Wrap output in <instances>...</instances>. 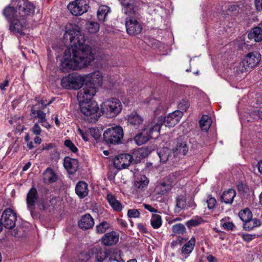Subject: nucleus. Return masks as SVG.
<instances>
[{
	"instance_id": "obj_15",
	"label": "nucleus",
	"mask_w": 262,
	"mask_h": 262,
	"mask_svg": "<svg viewBox=\"0 0 262 262\" xmlns=\"http://www.w3.org/2000/svg\"><path fill=\"white\" fill-rule=\"evenodd\" d=\"M125 25L127 33L132 35L139 34L142 29L141 24L130 17L126 18Z\"/></svg>"
},
{
	"instance_id": "obj_18",
	"label": "nucleus",
	"mask_w": 262,
	"mask_h": 262,
	"mask_svg": "<svg viewBox=\"0 0 262 262\" xmlns=\"http://www.w3.org/2000/svg\"><path fill=\"white\" fill-rule=\"evenodd\" d=\"M119 234L116 231L105 233L101 238V243L105 246H112L119 241Z\"/></svg>"
},
{
	"instance_id": "obj_48",
	"label": "nucleus",
	"mask_w": 262,
	"mask_h": 262,
	"mask_svg": "<svg viewBox=\"0 0 262 262\" xmlns=\"http://www.w3.org/2000/svg\"><path fill=\"white\" fill-rule=\"evenodd\" d=\"M177 206L181 209L187 206L186 198H178L177 200ZM188 206H190L188 205Z\"/></svg>"
},
{
	"instance_id": "obj_57",
	"label": "nucleus",
	"mask_w": 262,
	"mask_h": 262,
	"mask_svg": "<svg viewBox=\"0 0 262 262\" xmlns=\"http://www.w3.org/2000/svg\"><path fill=\"white\" fill-rule=\"evenodd\" d=\"M242 236L243 239L247 242H249L253 238V235L249 234H243Z\"/></svg>"
},
{
	"instance_id": "obj_52",
	"label": "nucleus",
	"mask_w": 262,
	"mask_h": 262,
	"mask_svg": "<svg viewBox=\"0 0 262 262\" xmlns=\"http://www.w3.org/2000/svg\"><path fill=\"white\" fill-rule=\"evenodd\" d=\"M53 99H51L49 101H47V99H41V100L38 101V104L40 107H45L49 104L51 103L53 101Z\"/></svg>"
},
{
	"instance_id": "obj_27",
	"label": "nucleus",
	"mask_w": 262,
	"mask_h": 262,
	"mask_svg": "<svg viewBox=\"0 0 262 262\" xmlns=\"http://www.w3.org/2000/svg\"><path fill=\"white\" fill-rule=\"evenodd\" d=\"M75 192L78 196H86L89 194L88 185L84 181H79L75 187Z\"/></svg>"
},
{
	"instance_id": "obj_38",
	"label": "nucleus",
	"mask_w": 262,
	"mask_h": 262,
	"mask_svg": "<svg viewBox=\"0 0 262 262\" xmlns=\"http://www.w3.org/2000/svg\"><path fill=\"white\" fill-rule=\"evenodd\" d=\"M107 199L110 205L114 210L119 212L122 210V205L120 202L116 199V198H107Z\"/></svg>"
},
{
	"instance_id": "obj_56",
	"label": "nucleus",
	"mask_w": 262,
	"mask_h": 262,
	"mask_svg": "<svg viewBox=\"0 0 262 262\" xmlns=\"http://www.w3.org/2000/svg\"><path fill=\"white\" fill-rule=\"evenodd\" d=\"M255 8L258 11L262 10V0H255Z\"/></svg>"
},
{
	"instance_id": "obj_37",
	"label": "nucleus",
	"mask_w": 262,
	"mask_h": 262,
	"mask_svg": "<svg viewBox=\"0 0 262 262\" xmlns=\"http://www.w3.org/2000/svg\"><path fill=\"white\" fill-rule=\"evenodd\" d=\"M238 216L242 221L246 223L252 219V214L251 210L249 208H246L239 212Z\"/></svg>"
},
{
	"instance_id": "obj_1",
	"label": "nucleus",
	"mask_w": 262,
	"mask_h": 262,
	"mask_svg": "<svg viewBox=\"0 0 262 262\" xmlns=\"http://www.w3.org/2000/svg\"><path fill=\"white\" fill-rule=\"evenodd\" d=\"M64 37L70 40L71 47L64 51L60 60V69L63 72L84 68L95 59H103L97 55L90 46L84 43V35L78 26L68 25Z\"/></svg>"
},
{
	"instance_id": "obj_6",
	"label": "nucleus",
	"mask_w": 262,
	"mask_h": 262,
	"mask_svg": "<svg viewBox=\"0 0 262 262\" xmlns=\"http://www.w3.org/2000/svg\"><path fill=\"white\" fill-rule=\"evenodd\" d=\"M122 110V103L117 98L105 100L100 104V113L108 118L116 117L121 113Z\"/></svg>"
},
{
	"instance_id": "obj_40",
	"label": "nucleus",
	"mask_w": 262,
	"mask_h": 262,
	"mask_svg": "<svg viewBox=\"0 0 262 262\" xmlns=\"http://www.w3.org/2000/svg\"><path fill=\"white\" fill-rule=\"evenodd\" d=\"M237 187L241 194L247 196L253 195V192L250 191L248 187L243 183H238Z\"/></svg>"
},
{
	"instance_id": "obj_9",
	"label": "nucleus",
	"mask_w": 262,
	"mask_h": 262,
	"mask_svg": "<svg viewBox=\"0 0 262 262\" xmlns=\"http://www.w3.org/2000/svg\"><path fill=\"white\" fill-rule=\"evenodd\" d=\"M28 15L21 14L18 17L10 20V30L17 36L24 35V30L27 25V16Z\"/></svg>"
},
{
	"instance_id": "obj_58",
	"label": "nucleus",
	"mask_w": 262,
	"mask_h": 262,
	"mask_svg": "<svg viewBox=\"0 0 262 262\" xmlns=\"http://www.w3.org/2000/svg\"><path fill=\"white\" fill-rule=\"evenodd\" d=\"M143 206L146 209L148 210L149 211H150L151 212H157V210L155 209L154 208H153L150 205L144 204Z\"/></svg>"
},
{
	"instance_id": "obj_2",
	"label": "nucleus",
	"mask_w": 262,
	"mask_h": 262,
	"mask_svg": "<svg viewBox=\"0 0 262 262\" xmlns=\"http://www.w3.org/2000/svg\"><path fill=\"white\" fill-rule=\"evenodd\" d=\"M102 85H96L82 89L77 94L79 109L84 119L91 122H95L101 116L98 103L92 101L98 91V88Z\"/></svg>"
},
{
	"instance_id": "obj_42",
	"label": "nucleus",
	"mask_w": 262,
	"mask_h": 262,
	"mask_svg": "<svg viewBox=\"0 0 262 262\" xmlns=\"http://www.w3.org/2000/svg\"><path fill=\"white\" fill-rule=\"evenodd\" d=\"M110 224L107 222H102L96 227V231L98 234L104 233L109 228Z\"/></svg>"
},
{
	"instance_id": "obj_49",
	"label": "nucleus",
	"mask_w": 262,
	"mask_h": 262,
	"mask_svg": "<svg viewBox=\"0 0 262 262\" xmlns=\"http://www.w3.org/2000/svg\"><path fill=\"white\" fill-rule=\"evenodd\" d=\"M140 214V212L137 209H129L127 212V215L130 218H138Z\"/></svg>"
},
{
	"instance_id": "obj_22",
	"label": "nucleus",
	"mask_w": 262,
	"mask_h": 262,
	"mask_svg": "<svg viewBox=\"0 0 262 262\" xmlns=\"http://www.w3.org/2000/svg\"><path fill=\"white\" fill-rule=\"evenodd\" d=\"M172 186L168 182L158 183L155 187L154 193L156 195H166L171 190Z\"/></svg>"
},
{
	"instance_id": "obj_32",
	"label": "nucleus",
	"mask_w": 262,
	"mask_h": 262,
	"mask_svg": "<svg viewBox=\"0 0 262 262\" xmlns=\"http://www.w3.org/2000/svg\"><path fill=\"white\" fill-rule=\"evenodd\" d=\"M195 242V239L194 237L191 238L182 247V253L184 254H189L194 248Z\"/></svg>"
},
{
	"instance_id": "obj_47",
	"label": "nucleus",
	"mask_w": 262,
	"mask_h": 262,
	"mask_svg": "<svg viewBox=\"0 0 262 262\" xmlns=\"http://www.w3.org/2000/svg\"><path fill=\"white\" fill-rule=\"evenodd\" d=\"M64 145L71 151L76 153L78 151V149L74 144L70 140H66L64 141Z\"/></svg>"
},
{
	"instance_id": "obj_19",
	"label": "nucleus",
	"mask_w": 262,
	"mask_h": 262,
	"mask_svg": "<svg viewBox=\"0 0 262 262\" xmlns=\"http://www.w3.org/2000/svg\"><path fill=\"white\" fill-rule=\"evenodd\" d=\"M149 106L156 117L160 116L165 111L163 103L158 99H151L149 102Z\"/></svg>"
},
{
	"instance_id": "obj_50",
	"label": "nucleus",
	"mask_w": 262,
	"mask_h": 262,
	"mask_svg": "<svg viewBox=\"0 0 262 262\" xmlns=\"http://www.w3.org/2000/svg\"><path fill=\"white\" fill-rule=\"evenodd\" d=\"M236 192L235 190L232 188L228 189L227 190H225L222 196H236Z\"/></svg>"
},
{
	"instance_id": "obj_51",
	"label": "nucleus",
	"mask_w": 262,
	"mask_h": 262,
	"mask_svg": "<svg viewBox=\"0 0 262 262\" xmlns=\"http://www.w3.org/2000/svg\"><path fill=\"white\" fill-rule=\"evenodd\" d=\"M206 202L208 207L209 209H212L215 206L216 201L215 198H209V199L207 200Z\"/></svg>"
},
{
	"instance_id": "obj_11",
	"label": "nucleus",
	"mask_w": 262,
	"mask_h": 262,
	"mask_svg": "<svg viewBox=\"0 0 262 262\" xmlns=\"http://www.w3.org/2000/svg\"><path fill=\"white\" fill-rule=\"evenodd\" d=\"M89 0H75L68 5L70 12L75 16L81 15L89 9Z\"/></svg>"
},
{
	"instance_id": "obj_36",
	"label": "nucleus",
	"mask_w": 262,
	"mask_h": 262,
	"mask_svg": "<svg viewBox=\"0 0 262 262\" xmlns=\"http://www.w3.org/2000/svg\"><path fill=\"white\" fill-rule=\"evenodd\" d=\"M162 224L161 215L158 214H152L150 219V224L155 229L159 228Z\"/></svg>"
},
{
	"instance_id": "obj_61",
	"label": "nucleus",
	"mask_w": 262,
	"mask_h": 262,
	"mask_svg": "<svg viewBox=\"0 0 262 262\" xmlns=\"http://www.w3.org/2000/svg\"><path fill=\"white\" fill-rule=\"evenodd\" d=\"M138 229L143 232H146V229L144 225L142 223H139L137 224Z\"/></svg>"
},
{
	"instance_id": "obj_25",
	"label": "nucleus",
	"mask_w": 262,
	"mask_h": 262,
	"mask_svg": "<svg viewBox=\"0 0 262 262\" xmlns=\"http://www.w3.org/2000/svg\"><path fill=\"white\" fill-rule=\"evenodd\" d=\"M32 113L33 115H36L35 117L38 118V122L40 123L43 127L47 129L51 128V125L46 119V114L45 113L40 110H35L33 109L32 110Z\"/></svg>"
},
{
	"instance_id": "obj_30",
	"label": "nucleus",
	"mask_w": 262,
	"mask_h": 262,
	"mask_svg": "<svg viewBox=\"0 0 262 262\" xmlns=\"http://www.w3.org/2000/svg\"><path fill=\"white\" fill-rule=\"evenodd\" d=\"M111 12V9L105 5L100 6L97 11V17L99 21H104L107 14Z\"/></svg>"
},
{
	"instance_id": "obj_62",
	"label": "nucleus",
	"mask_w": 262,
	"mask_h": 262,
	"mask_svg": "<svg viewBox=\"0 0 262 262\" xmlns=\"http://www.w3.org/2000/svg\"><path fill=\"white\" fill-rule=\"evenodd\" d=\"M254 113L259 118L262 119V107L255 111Z\"/></svg>"
},
{
	"instance_id": "obj_12",
	"label": "nucleus",
	"mask_w": 262,
	"mask_h": 262,
	"mask_svg": "<svg viewBox=\"0 0 262 262\" xmlns=\"http://www.w3.org/2000/svg\"><path fill=\"white\" fill-rule=\"evenodd\" d=\"M261 59V55L259 52L254 51L249 53L245 56L241 62L244 68L242 71H248L254 68L259 63Z\"/></svg>"
},
{
	"instance_id": "obj_43",
	"label": "nucleus",
	"mask_w": 262,
	"mask_h": 262,
	"mask_svg": "<svg viewBox=\"0 0 262 262\" xmlns=\"http://www.w3.org/2000/svg\"><path fill=\"white\" fill-rule=\"evenodd\" d=\"M203 222L202 219L199 216H196L193 219L188 221L186 223V225L188 228L196 226Z\"/></svg>"
},
{
	"instance_id": "obj_17",
	"label": "nucleus",
	"mask_w": 262,
	"mask_h": 262,
	"mask_svg": "<svg viewBox=\"0 0 262 262\" xmlns=\"http://www.w3.org/2000/svg\"><path fill=\"white\" fill-rule=\"evenodd\" d=\"M183 114L182 112L178 110L169 114L164 119L165 125L168 127H173L179 123Z\"/></svg>"
},
{
	"instance_id": "obj_13",
	"label": "nucleus",
	"mask_w": 262,
	"mask_h": 262,
	"mask_svg": "<svg viewBox=\"0 0 262 262\" xmlns=\"http://www.w3.org/2000/svg\"><path fill=\"white\" fill-rule=\"evenodd\" d=\"M17 220L16 213L11 208L5 210L1 217L2 224L8 229H12L15 226Z\"/></svg>"
},
{
	"instance_id": "obj_24",
	"label": "nucleus",
	"mask_w": 262,
	"mask_h": 262,
	"mask_svg": "<svg viewBox=\"0 0 262 262\" xmlns=\"http://www.w3.org/2000/svg\"><path fill=\"white\" fill-rule=\"evenodd\" d=\"M94 225V221L90 214L82 216L78 222L79 227L82 229L91 228Z\"/></svg>"
},
{
	"instance_id": "obj_7",
	"label": "nucleus",
	"mask_w": 262,
	"mask_h": 262,
	"mask_svg": "<svg viewBox=\"0 0 262 262\" xmlns=\"http://www.w3.org/2000/svg\"><path fill=\"white\" fill-rule=\"evenodd\" d=\"M110 254L108 250L102 249L99 246L92 248L88 251H84L78 256V259L76 262H89L91 258L95 261L101 262L104 260Z\"/></svg>"
},
{
	"instance_id": "obj_44",
	"label": "nucleus",
	"mask_w": 262,
	"mask_h": 262,
	"mask_svg": "<svg viewBox=\"0 0 262 262\" xmlns=\"http://www.w3.org/2000/svg\"><path fill=\"white\" fill-rule=\"evenodd\" d=\"M221 225L224 229L228 230H232L235 227L233 223L226 219H223L221 221Z\"/></svg>"
},
{
	"instance_id": "obj_60",
	"label": "nucleus",
	"mask_w": 262,
	"mask_h": 262,
	"mask_svg": "<svg viewBox=\"0 0 262 262\" xmlns=\"http://www.w3.org/2000/svg\"><path fill=\"white\" fill-rule=\"evenodd\" d=\"M9 85V81L8 80H4L3 82L0 83V89L2 90H5V88Z\"/></svg>"
},
{
	"instance_id": "obj_29",
	"label": "nucleus",
	"mask_w": 262,
	"mask_h": 262,
	"mask_svg": "<svg viewBox=\"0 0 262 262\" xmlns=\"http://www.w3.org/2000/svg\"><path fill=\"white\" fill-rule=\"evenodd\" d=\"M188 150V148L185 142H178L176 148L173 150L174 156L181 157L185 156Z\"/></svg>"
},
{
	"instance_id": "obj_4",
	"label": "nucleus",
	"mask_w": 262,
	"mask_h": 262,
	"mask_svg": "<svg viewBox=\"0 0 262 262\" xmlns=\"http://www.w3.org/2000/svg\"><path fill=\"white\" fill-rule=\"evenodd\" d=\"M34 8L33 5L28 0H12L10 5L4 9L3 13L10 21L21 14H32Z\"/></svg>"
},
{
	"instance_id": "obj_53",
	"label": "nucleus",
	"mask_w": 262,
	"mask_h": 262,
	"mask_svg": "<svg viewBox=\"0 0 262 262\" xmlns=\"http://www.w3.org/2000/svg\"><path fill=\"white\" fill-rule=\"evenodd\" d=\"M41 128L38 123H35L32 128V132L36 135H39L41 133Z\"/></svg>"
},
{
	"instance_id": "obj_59",
	"label": "nucleus",
	"mask_w": 262,
	"mask_h": 262,
	"mask_svg": "<svg viewBox=\"0 0 262 262\" xmlns=\"http://www.w3.org/2000/svg\"><path fill=\"white\" fill-rule=\"evenodd\" d=\"M36 189L35 188L32 187L28 193L27 196H36Z\"/></svg>"
},
{
	"instance_id": "obj_28",
	"label": "nucleus",
	"mask_w": 262,
	"mask_h": 262,
	"mask_svg": "<svg viewBox=\"0 0 262 262\" xmlns=\"http://www.w3.org/2000/svg\"><path fill=\"white\" fill-rule=\"evenodd\" d=\"M248 37L249 39H253L255 42L261 41L262 40V30L259 25L254 28L249 33Z\"/></svg>"
},
{
	"instance_id": "obj_46",
	"label": "nucleus",
	"mask_w": 262,
	"mask_h": 262,
	"mask_svg": "<svg viewBox=\"0 0 262 262\" xmlns=\"http://www.w3.org/2000/svg\"><path fill=\"white\" fill-rule=\"evenodd\" d=\"M78 134L81 137L83 140L88 142L90 140V134L88 133V129L86 130L78 128L77 129Z\"/></svg>"
},
{
	"instance_id": "obj_14",
	"label": "nucleus",
	"mask_w": 262,
	"mask_h": 262,
	"mask_svg": "<svg viewBox=\"0 0 262 262\" xmlns=\"http://www.w3.org/2000/svg\"><path fill=\"white\" fill-rule=\"evenodd\" d=\"M133 156L127 154H120L114 159V166L118 169L127 168L134 161Z\"/></svg>"
},
{
	"instance_id": "obj_16",
	"label": "nucleus",
	"mask_w": 262,
	"mask_h": 262,
	"mask_svg": "<svg viewBox=\"0 0 262 262\" xmlns=\"http://www.w3.org/2000/svg\"><path fill=\"white\" fill-rule=\"evenodd\" d=\"M134 187L138 191L144 190L148 186L149 180L145 175L137 173L134 174Z\"/></svg>"
},
{
	"instance_id": "obj_23",
	"label": "nucleus",
	"mask_w": 262,
	"mask_h": 262,
	"mask_svg": "<svg viewBox=\"0 0 262 262\" xmlns=\"http://www.w3.org/2000/svg\"><path fill=\"white\" fill-rule=\"evenodd\" d=\"M152 150L151 148L148 147H142L135 150L133 154V157L135 158V162H139L142 159L147 157Z\"/></svg>"
},
{
	"instance_id": "obj_64",
	"label": "nucleus",
	"mask_w": 262,
	"mask_h": 262,
	"mask_svg": "<svg viewBox=\"0 0 262 262\" xmlns=\"http://www.w3.org/2000/svg\"><path fill=\"white\" fill-rule=\"evenodd\" d=\"M256 167H257L259 172L262 174V160L258 161L256 165Z\"/></svg>"
},
{
	"instance_id": "obj_63",
	"label": "nucleus",
	"mask_w": 262,
	"mask_h": 262,
	"mask_svg": "<svg viewBox=\"0 0 262 262\" xmlns=\"http://www.w3.org/2000/svg\"><path fill=\"white\" fill-rule=\"evenodd\" d=\"M208 262H217V259L212 255H209L207 257Z\"/></svg>"
},
{
	"instance_id": "obj_45",
	"label": "nucleus",
	"mask_w": 262,
	"mask_h": 262,
	"mask_svg": "<svg viewBox=\"0 0 262 262\" xmlns=\"http://www.w3.org/2000/svg\"><path fill=\"white\" fill-rule=\"evenodd\" d=\"M173 232L177 234H183L185 232L186 228L182 224H177L172 227Z\"/></svg>"
},
{
	"instance_id": "obj_10",
	"label": "nucleus",
	"mask_w": 262,
	"mask_h": 262,
	"mask_svg": "<svg viewBox=\"0 0 262 262\" xmlns=\"http://www.w3.org/2000/svg\"><path fill=\"white\" fill-rule=\"evenodd\" d=\"M28 208L32 215L33 210L38 208L39 209H48L50 206L49 204L53 202L54 199L49 200L47 198H27Z\"/></svg>"
},
{
	"instance_id": "obj_54",
	"label": "nucleus",
	"mask_w": 262,
	"mask_h": 262,
	"mask_svg": "<svg viewBox=\"0 0 262 262\" xmlns=\"http://www.w3.org/2000/svg\"><path fill=\"white\" fill-rule=\"evenodd\" d=\"M110 260L111 261L124 262V261L120 257V255H117V256H114V257L112 255L110 257Z\"/></svg>"
},
{
	"instance_id": "obj_21",
	"label": "nucleus",
	"mask_w": 262,
	"mask_h": 262,
	"mask_svg": "<svg viewBox=\"0 0 262 262\" xmlns=\"http://www.w3.org/2000/svg\"><path fill=\"white\" fill-rule=\"evenodd\" d=\"M63 165L70 173H74L78 169V162L75 159L67 157L64 159Z\"/></svg>"
},
{
	"instance_id": "obj_35",
	"label": "nucleus",
	"mask_w": 262,
	"mask_h": 262,
	"mask_svg": "<svg viewBox=\"0 0 262 262\" xmlns=\"http://www.w3.org/2000/svg\"><path fill=\"white\" fill-rule=\"evenodd\" d=\"M261 222L259 220L257 219H250L248 221L245 223L244 227L247 230H251L255 227L260 226Z\"/></svg>"
},
{
	"instance_id": "obj_55",
	"label": "nucleus",
	"mask_w": 262,
	"mask_h": 262,
	"mask_svg": "<svg viewBox=\"0 0 262 262\" xmlns=\"http://www.w3.org/2000/svg\"><path fill=\"white\" fill-rule=\"evenodd\" d=\"M234 198H220L221 202L226 204H231L233 201Z\"/></svg>"
},
{
	"instance_id": "obj_3",
	"label": "nucleus",
	"mask_w": 262,
	"mask_h": 262,
	"mask_svg": "<svg viewBox=\"0 0 262 262\" xmlns=\"http://www.w3.org/2000/svg\"><path fill=\"white\" fill-rule=\"evenodd\" d=\"M103 76L102 72L96 70L91 73L81 75L77 74H69L63 77L61 80V85L66 89L77 90L96 85H102Z\"/></svg>"
},
{
	"instance_id": "obj_31",
	"label": "nucleus",
	"mask_w": 262,
	"mask_h": 262,
	"mask_svg": "<svg viewBox=\"0 0 262 262\" xmlns=\"http://www.w3.org/2000/svg\"><path fill=\"white\" fill-rule=\"evenodd\" d=\"M43 181L46 183L54 182L57 180V176L52 169L48 168L43 173Z\"/></svg>"
},
{
	"instance_id": "obj_41",
	"label": "nucleus",
	"mask_w": 262,
	"mask_h": 262,
	"mask_svg": "<svg viewBox=\"0 0 262 262\" xmlns=\"http://www.w3.org/2000/svg\"><path fill=\"white\" fill-rule=\"evenodd\" d=\"M100 27L98 23L91 21L86 24V29L90 33H95L99 30Z\"/></svg>"
},
{
	"instance_id": "obj_34",
	"label": "nucleus",
	"mask_w": 262,
	"mask_h": 262,
	"mask_svg": "<svg viewBox=\"0 0 262 262\" xmlns=\"http://www.w3.org/2000/svg\"><path fill=\"white\" fill-rule=\"evenodd\" d=\"M170 150L167 147H164L158 150V155L161 163L166 162L169 158Z\"/></svg>"
},
{
	"instance_id": "obj_8",
	"label": "nucleus",
	"mask_w": 262,
	"mask_h": 262,
	"mask_svg": "<svg viewBox=\"0 0 262 262\" xmlns=\"http://www.w3.org/2000/svg\"><path fill=\"white\" fill-rule=\"evenodd\" d=\"M123 130L120 126H115L106 129L103 133L104 141L107 144H120L123 138Z\"/></svg>"
},
{
	"instance_id": "obj_33",
	"label": "nucleus",
	"mask_w": 262,
	"mask_h": 262,
	"mask_svg": "<svg viewBox=\"0 0 262 262\" xmlns=\"http://www.w3.org/2000/svg\"><path fill=\"white\" fill-rule=\"evenodd\" d=\"M211 119L207 115H203L200 121V125L202 130L207 131L210 128L211 124Z\"/></svg>"
},
{
	"instance_id": "obj_20",
	"label": "nucleus",
	"mask_w": 262,
	"mask_h": 262,
	"mask_svg": "<svg viewBox=\"0 0 262 262\" xmlns=\"http://www.w3.org/2000/svg\"><path fill=\"white\" fill-rule=\"evenodd\" d=\"M127 123L137 128L141 125L144 119L137 112L133 111L128 115L126 117Z\"/></svg>"
},
{
	"instance_id": "obj_5",
	"label": "nucleus",
	"mask_w": 262,
	"mask_h": 262,
	"mask_svg": "<svg viewBox=\"0 0 262 262\" xmlns=\"http://www.w3.org/2000/svg\"><path fill=\"white\" fill-rule=\"evenodd\" d=\"M162 118L158 117L157 119L148 123L141 133L136 135L134 138L135 143L141 145L146 143L152 138L158 137L162 125Z\"/></svg>"
},
{
	"instance_id": "obj_26",
	"label": "nucleus",
	"mask_w": 262,
	"mask_h": 262,
	"mask_svg": "<svg viewBox=\"0 0 262 262\" xmlns=\"http://www.w3.org/2000/svg\"><path fill=\"white\" fill-rule=\"evenodd\" d=\"M122 11L126 15L129 16L135 15L136 8L134 0H129L126 2H122Z\"/></svg>"
},
{
	"instance_id": "obj_39",
	"label": "nucleus",
	"mask_w": 262,
	"mask_h": 262,
	"mask_svg": "<svg viewBox=\"0 0 262 262\" xmlns=\"http://www.w3.org/2000/svg\"><path fill=\"white\" fill-rule=\"evenodd\" d=\"M88 133L90 138L98 142L101 136V132L97 128H90L88 129Z\"/></svg>"
}]
</instances>
